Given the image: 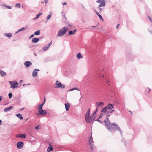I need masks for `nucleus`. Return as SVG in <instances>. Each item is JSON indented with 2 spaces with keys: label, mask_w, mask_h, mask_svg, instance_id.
<instances>
[{
  "label": "nucleus",
  "mask_w": 152,
  "mask_h": 152,
  "mask_svg": "<svg viewBox=\"0 0 152 152\" xmlns=\"http://www.w3.org/2000/svg\"><path fill=\"white\" fill-rule=\"evenodd\" d=\"M96 111H95L91 116H90V109H88L85 115V119L87 123L91 122L95 119V115Z\"/></svg>",
  "instance_id": "nucleus-1"
},
{
  "label": "nucleus",
  "mask_w": 152,
  "mask_h": 152,
  "mask_svg": "<svg viewBox=\"0 0 152 152\" xmlns=\"http://www.w3.org/2000/svg\"><path fill=\"white\" fill-rule=\"evenodd\" d=\"M111 113L105 107L102 109L99 118V119L101 118V117L105 115H106L107 119L108 120V117H109L111 114Z\"/></svg>",
  "instance_id": "nucleus-2"
},
{
  "label": "nucleus",
  "mask_w": 152,
  "mask_h": 152,
  "mask_svg": "<svg viewBox=\"0 0 152 152\" xmlns=\"http://www.w3.org/2000/svg\"><path fill=\"white\" fill-rule=\"evenodd\" d=\"M43 104H41L39 105L37 108L38 113H37V115H45L47 114V111L45 110H43L42 107Z\"/></svg>",
  "instance_id": "nucleus-3"
},
{
  "label": "nucleus",
  "mask_w": 152,
  "mask_h": 152,
  "mask_svg": "<svg viewBox=\"0 0 152 152\" xmlns=\"http://www.w3.org/2000/svg\"><path fill=\"white\" fill-rule=\"evenodd\" d=\"M68 30L67 27H64L61 28L59 31L57 36H61L64 35Z\"/></svg>",
  "instance_id": "nucleus-4"
},
{
  "label": "nucleus",
  "mask_w": 152,
  "mask_h": 152,
  "mask_svg": "<svg viewBox=\"0 0 152 152\" xmlns=\"http://www.w3.org/2000/svg\"><path fill=\"white\" fill-rule=\"evenodd\" d=\"M11 85V88L14 89L16 88L18 86V84L16 81H12L9 82Z\"/></svg>",
  "instance_id": "nucleus-5"
},
{
  "label": "nucleus",
  "mask_w": 152,
  "mask_h": 152,
  "mask_svg": "<svg viewBox=\"0 0 152 152\" xmlns=\"http://www.w3.org/2000/svg\"><path fill=\"white\" fill-rule=\"evenodd\" d=\"M106 107L107 110H108L112 113L115 111L114 110H112L114 108V106L112 105V104L109 103L108 104Z\"/></svg>",
  "instance_id": "nucleus-6"
},
{
  "label": "nucleus",
  "mask_w": 152,
  "mask_h": 152,
  "mask_svg": "<svg viewBox=\"0 0 152 152\" xmlns=\"http://www.w3.org/2000/svg\"><path fill=\"white\" fill-rule=\"evenodd\" d=\"M55 85L56 87L57 88H65V86L62 84L59 81H57L55 83Z\"/></svg>",
  "instance_id": "nucleus-7"
},
{
  "label": "nucleus",
  "mask_w": 152,
  "mask_h": 152,
  "mask_svg": "<svg viewBox=\"0 0 152 152\" xmlns=\"http://www.w3.org/2000/svg\"><path fill=\"white\" fill-rule=\"evenodd\" d=\"M104 104V103L103 102H97L96 103V110L95 111H96V113L98 111V108L101 106V107H102L103 105Z\"/></svg>",
  "instance_id": "nucleus-8"
},
{
  "label": "nucleus",
  "mask_w": 152,
  "mask_h": 152,
  "mask_svg": "<svg viewBox=\"0 0 152 152\" xmlns=\"http://www.w3.org/2000/svg\"><path fill=\"white\" fill-rule=\"evenodd\" d=\"M17 145L18 149L22 148L24 145V143L22 142H19L17 143Z\"/></svg>",
  "instance_id": "nucleus-9"
},
{
  "label": "nucleus",
  "mask_w": 152,
  "mask_h": 152,
  "mask_svg": "<svg viewBox=\"0 0 152 152\" xmlns=\"http://www.w3.org/2000/svg\"><path fill=\"white\" fill-rule=\"evenodd\" d=\"M39 70L38 69H35L32 72V76L33 77H35L37 76V71H39Z\"/></svg>",
  "instance_id": "nucleus-10"
},
{
  "label": "nucleus",
  "mask_w": 152,
  "mask_h": 152,
  "mask_svg": "<svg viewBox=\"0 0 152 152\" xmlns=\"http://www.w3.org/2000/svg\"><path fill=\"white\" fill-rule=\"evenodd\" d=\"M24 64L26 68L29 67L30 65L32 64L31 62L29 61H26L24 63Z\"/></svg>",
  "instance_id": "nucleus-11"
},
{
  "label": "nucleus",
  "mask_w": 152,
  "mask_h": 152,
  "mask_svg": "<svg viewBox=\"0 0 152 152\" xmlns=\"http://www.w3.org/2000/svg\"><path fill=\"white\" fill-rule=\"evenodd\" d=\"M51 45V42H50L46 46H45L43 47V50L44 51H46L47 49H48L49 48L50 46Z\"/></svg>",
  "instance_id": "nucleus-12"
},
{
  "label": "nucleus",
  "mask_w": 152,
  "mask_h": 152,
  "mask_svg": "<svg viewBox=\"0 0 152 152\" xmlns=\"http://www.w3.org/2000/svg\"><path fill=\"white\" fill-rule=\"evenodd\" d=\"M16 137H20L23 139H25L26 138V135L24 134H18L16 135Z\"/></svg>",
  "instance_id": "nucleus-13"
},
{
  "label": "nucleus",
  "mask_w": 152,
  "mask_h": 152,
  "mask_svg": "<svg viewBox=\"0 0 152 152\" xmlns=\"http://www.w3.org/2000/svg\"><path fill=\"white\" fill-rule=\"evenodd\" d=\"M39 40V39L38 38H33L32 39V42L34 43H36L38 42Z\"/></svg>",
  "instance_id": "nucleus-14"
},
{
  "label": "nucleus",
  "mask_w": 152,
  "mask_h": 152,
  "mask_svg": "<svg viewBox=\"0 0 152 152\" xmlns=\"http://www.w3.org/2000/svg\"><path fill=\"white\" fill-rule=\"evenodd\" d=\"M105 5V2L104 0H102V2L100 3V4L98 6V8L101 7L103 6H104Z\"/></svg>",
  "instance_id": "nucleus-15"
},
{
  "label": "nucleus",
  "mask_w": 152,
  "mask_h": 152,
  "mask_svg": "<svg viewBox=\"0 0 152 152\" xmlns=\"http://www.w3.org/2000/svg\"><path fill=\"white\" fill-rule=\"evenodd\" d=\"M65 106L66 111H67L70 107V105L69 103H66L65 104Z\"/></svg>",
  "instance_id": "nucleus-16"
},
{
  "label": "nucleus",
  "mask_w": 152,
  "mask_h": 152,
  "mask_svg": "<svg viewBox=\"0 0 152 152\" xmlns=\"http://www.w3.org/2000/svg\"><path fill=\"white\" fill-rule=\"evenodd\" d=\"M77 31V29H75L73 31H69L68 34L69 35H74Z\"/></svg>",
  "instance_id": "nucleus-17"
},
{
  "label": "nucleus",
  "mask_w": 152,
  "mask_h": 152,
  "mask_svg": "<svg viewBox=\"0 0 152 152\" xmlns=\"http://www.w3.org/2000/svg\"><path fill=\"white\" fill-rule=\"evenodd\" d=\"M111 126H115L116 127V128L118 130H119L120 131L121 130L119 127L118 126V125L115 123H113L111 124Z\"/></svg>",
  "instance_id": "nucleus-18"
},
{
  "label": "nucleus",
  "mask_w": 152,
  "mask_h": 152,
  "mask_svg": "<svg viewBox=\"0 0 152 152\" xmlns=\"http://www.w3.org/2000/svg\"><path fill=\"white\" fill-rule=\"evenodd\" d=\"M13 107L12 106H10L9 107H7L4 109V111L5 112H7L10 111V110L12 109Z\"/></svg>",
  "instance_id": "nucleus-19"
},
{
  "label": "nucleus",
  "mask_w": 152,
  "mask_h": 152,
  "mask_svg": "<svg viewBox=\"0 0 152 152\" xmlns=\"http://www.w3.org/2000/svg\"><path fill=\"white\" fill-rule=\"evenodd\" d=\"M53 148L52 147L50 144H49V147L47 149V152H50V151H53Z\"/></svg>",
  "instance_id": "nucleus-20"
},
{
  "label": "nucleus",
  "mask_w": 152,
  "mask_h": 152,
  "mask_svg": "<svg viewBox=\"0 0 152 152\" xmlns=\"http://www.w3.org/2000/svg\"><path fill=\"white\" fill-rule=\"evenodd\" d=\"M83 56L82 55H81V53H78L76 55V57L78 59H81L83 58Z\"/></svg>",
  "instance_id": "nucleus-21"
},
{
  "label": "nucleus",
  "mask_w": 152,
  "mask_h": 152,
  "mask_svg": "<svg viewBox=\"0 0 152 152\" xmlns=\"http://www.w3.org/2000/svg\"><path fill=\"white\" fill-rule=\"evenodd\" d=\"M95 12L96 13L98 17H99V18L102 21H103L104 20V19L101 15L97 11H95Z\"/></svg>",
  "instance_id": "nucleus-22"
},
{
  "label": "nucleus",
  "mask_w": 152,
  "mask_h": 152,
  "mask_svg": "<svg viewBox=\"0 0 152 152\" xmlns=\"http://www.w3.org/2000/svg\"><path fill=\"white\" fill-rule=\"evenodd\" d=\"M4 35L5 36H7L9 38L11 37L12 36V34L10 33H6L4 34Z\"/></svg>",
  "instance_id": "nucleus-23"
},
{
  "label": "nucleus",
  "mask_w": 152,
  "mask_h": 152,
  "mask_svg": "<svg viewBox=\"0 0 152 152\" xmlns=\"http://www.w3.org/2000/svg\"><path fill=\"white\" fill-rule=\"evenodd\" d=\"M6 73L5 72L0 70V75L3 76H4L6 75Z\"/></svg>",
  "instance_id": "nucleus-24"
},
{
  "label": "nucleus",
  "mask_w": 152,
  "mask_h": 152,
  "mask_svg": "<svg viewBox=\"0 0 152 152\" xmlns=\"http://www.w3.org/2000/svg\"><path fill=\"white\" fill-rule=\"evenodd\" d=\"M93 143H89L90 146L91 148V149L92 151L94 150V146Z\"/></svg>",
  "instance_id": "nucleus-25"
},
{
  "label": "nucleus",
  "mask_w": 152,
  "mask_h": 152,
  "mask_svg": "<svg viewBox=\"0 0 152 152\" xmlns=\"http://www.w3.org/2000/svg\"><path fill=\"white\" fill-rule=\"evenodd\" d=\"M89 143H94V142H93V138H92V134H91V137H90V138L89 139Z\"/></svg>",
  "instance_id": "nucleus-26"
},
{
  "label": "nucleus",
  "mask_w": 152,
  "mask_h": 152,
  "mask_svg": "<svg viewBox=\"0 0 152 152\" xmlns=\"http://www.w3.org/2000/svg\"><path fill=\"white\" fill-rule=\"evenodd\" d=\"M16 115L19 117L20 119V120H22L23 119V118L22 116H21V115L20 114H17Z\"/></svg>",
  "instance_id": "nucleus-27"
},
{
  "label": "nucleus",
  "mask_w": 152,
  "mask_h": 152,
  "mask_svg": "<svg viewBox=\"0 0 152 152\" xmlns=\"http://www.w3.org/2000/svg\"><path fill=\"white\" fill-rule=\"evenodd\" d=\"M40 34V30H38L34 32V34L35 35H39Z\"/></svg>",
  "instance_id": "nucleus-28"
},
{
  "label": "nucleus",
  "mask_w": 152,
  "mask_h": 152,
  "mask_svg": "<svg viewBox=\"0 0 152 152\" xmlns=\"http://www.w3.org/2000/svg\"><path fill=\"white\" fill-rule=\"evenodd\" d=\"M25 29V28H24V27L20 29H19L18 30V31H17V33L19 32L20 31H23V30H24Z\"/></svg>",
  "instance_id": "nucleus-29"
},
{
  "label": "nucleus",
  "mask_w": 152,
  "mask_h": 152,
  "mask_svg": "<svg viewBox=\"0 0 152 152\" xmlns=\"http://www.w3.org/2000/svg\"><path fill=\"white\" fill-rule=\"evenodd\" d=\"M15 7L17 8H20V4L17 3L15 4Z\"/></svg>",
  "instance_id": "nucleus-30"
},
{
  "label": "nucleus",
  "mask_w": 152,
  "mask_h": 152,
  "mask_svg": "<svg viewBox=\"0 0 152 152\" xmlns=\"http://www.w3.org/2000/svg\"><path fill=\"white\" fill-rule=\"evenodd\" d=\"M42 13H39V14H37V15H36V17H35V18H38L41 15H42Z\"/></svg>",
  "instance_id": "nucleus-31"
},
{
  "label": "nucleus",
  "mask_w": 152,
  "mask_h": 152,
  "mask_svg": "<svg viewBox=\"0 0 152 152\" xmlns=\"http://www.w3.org/2000/svg\"><path fill=\"white\" fill-rule=\"evenodd\" d=\"M51 17V13L49 15L47 18V19L48 20Z\"/></svg>",
  "instance_id": "nucleus-32"
},
{
  "label": "nucleus",
  "mask_w": 152,
  "mask_h": 152,
  "mask_svg": "<svg viewBox=\"0 0 152 152\" xmlns=\"http://www.w3.org/2000/svg\"><path fill=\"white\" fill-rule=\"evenodd\" d=\"M8 95L9 96V98H11L12 96V94L11 93H10L8 94Z\"/></svg>",
  "instance_id": "nucleus-33"
},
{
  "label": "nucleus",
  "mask_w": 152,
  "mask_h": 152,
  "mask_svg": "<svg viewBox=\"0 0 152 152\" xmlns=\"http://www.w3.org/2000/svg\"><path fill=\"white\" fill-rule=\"evenodd\" d=\"M6 7L9 9H11V7L10 6H7Z\"/></svg>",
  "instance_id": "nucleus-34"
},
{
  "label": "nucleus",
  "mask_w": 152,
  "mask_h": 152,
  "mask_svg": "<svg viewBox=\"0 0 152 152\" xmlns=\"http://www.w3.org/2000/svg\"><path fill=\"white\" fill-rule=\"evenodd\" d=\"M35 129H36L37 130V129H40V128H39V125H38V126H37L35 127Z\"/></svg>",
  "instance_id": "nucleus-35"
},
{
  "label": "nucleus",
  "mask_w": 152,
  "mask_h": 152,
  "mask_svg": "<svg viewBox=\"0 0 152 152\" xmlns=\"http://www.w3.org/2000/svg\"><path fill=\"white\" fill-rule=\"evenodd\" d=\"M148 18L149 19V20H150V21L151 22H152V19H151V18L149 16H148Z\"/></svg>",
  "instance_id": "nucleus-36"
},
{
  "label": "nucleus",
  "mask_w": 152,
  "mask_h": 152,
  "mask_svg": "<svg viewBox=\"0 0 152 152\" xmlns=\"http://www.w3.org/2000/svg\"><path fill=\"white\" fill-rule=\"evenodd\" d=\"M45 100H46V99H45V96L44 97V102H43L42 103V104H43V105H44L45 101Z\"/></svg>",
  "instance_id": "nucleus-37"
},
{
  "label": "nucleus",
  "mask_w": 152,
  "mask_h": 152,
  "mask_svg": "<svg viewBox=\"0 0 152 152\" xmlns=\"http://www.w3.org/2000/svg\"><path fill=\"white\" fill-rule=\"evenodd\" d=\"M102 1L101 0H98L97 1V2H98V3H100L101 2H102Z\"/></svg>",
  "instance_id": "nucleus-38"
},
{
  "label": "nucleus",
  "mask_w": 152,
  "mask_h": 152,
  "mask_svg": "<svg viewBox=\"0 0 152 152\" xmlns=\"http://www.w3.org/2000/svg\"><path fill=\"white\" fill-rule=\"evenodd\" d=\"M34 36V34H32V35H31L29 37V39H30V38H32Z\"/></svg>",
  "instance_id": "nucleus-39"
},
{
  "label": "nucleus",
  "mask_w": 152,
  "mask_h": 152,
  "mask_svg": "<svg viewBox=\"0 0 152 152\" xmlns=\"http://www.w3.org/2000/svg\"><path fill=\"white\" fill-rule=\"evenodd\" d=\"M3 97L1 96H0V101H1Z\"/></svg>",
  "instance_id": "nucleus-40"
},
{
  "label": "nucleus",
  "mask_w": 152,
  "mask_h": 152,
  "mask_svg": "<svg viewBox=\"0 0 152 152\" xmlns=\"http://www.w3.org/2000/svg\"><path fill=\"white\" fill-rule=\"evenodd\" d=\"M98 8L99 9V10L100 12H101L102 9L101 8V7Z\"/></svg>",
  "instance_id": "nucleus-41"
},
{
  "label": "nucleus",
  "mask_w": 152,
  "mask_h": 152,
  "mask_svg": "<svg viewBox=\"0 0 152 152\" xmlns=\"http://www.w3.org/2000/svg\"><path fill=\"white\" fill-rule=\"evenodd\" d=\"M75 88H72V89H71L70 90H69V91H72L74 90H75ZM76 90H77V89H76Z\"/></svg>",
  "instance_id": "nucleus-42"
},
{
  "label": "nucleus",
  "mask_w": 152,
  "mask_h": 152,
  "mask_svg": "<svg viewBox=\"0 0 152 152\" xmlns=\"http://www.w3.org/2000/svg\"><path fill=\"white\" fill-rule=\"evenodd\" d=\"M119 24H118L116 26V28H118L119 27Z\"/></svg>",
  "instance_id": "nucleus-43"
},
{
  "label": "nucleus",
  "mask_w": 152,
  "mask_h": 152,
  "mask_svg": "<svg viewBox=\"0 0 152 152\" xmlns=\"http://www.w3.org/2000/svg\"><path fill=\"white\" fill-rule=\"evenodd\" d=\"M1 6H3L5 7H6V6H7V5H5V4H3V5H2Z\"/></svg>",
  "instance_id": "nucleus-44"
},
{
  "label": "nucleus",
  "mask_w": 152,
  "mask_h": 152,
  "mask_svg": "<svg viewBox=\"0 0 152 152\" xmlns=\"http://www.w3.org/2000/svg\"><path fill=\"white\" fill-rule=\"evenodd\" d=\"M62 4H63V5H66V2H64V3H63Z\"/></svg>",
  "instance_id": "nucleus-45"
},
{
  "label": "nucleus",
  "mask_w": 152,
  "mask_h": 152,
  "mask_svg": "<svg viewBox=\"0 0 152 152\" xmlns=\"http://www.w3.org/2000/svg\"><path fill=\"white\" fill-rule=\"evenodd\" d=\"M1 123H2V121L1 120H0V125H1Z\"/></svg>",
  "instance_id": "nucleus-46"
},
{
  "label": "nucleus",
  "mask_w": 152,
  "mask_h": 152,
  "mask_svg": "<svg viewBox=\"0 0 152 152\" xmlns=\"http://www.w3.org/2000/svg\"><path fill=\"white\" fill-rule=\"evenodd\" d=\"M24 108H22L20 110H24Z\"/></svg>",
  "instance_id": "nucleus-47"
},
{
  "label": "nucleus",
  "mask_w": 152,
  "mask_h": 152,
  "mask_svg": "<svg viewBox=\"0 0 152 152\" xmlns=\"http://www.w3.org/2000/svg\"><path fill=\"white\" fill-rule=\"evenodd\" d=\"M45 3H46L48 1V0H45Z\"/></svg>",
  "instance_id": "nucleus-48"
},
{
  "label": "nucleus",
  "mask_w": 152,
  "mask_h": 152,
  "mask_svg": "<svg viewBox=\"0 0 152 152\" xmlns=\"http://www.w3.org/2000/svg\"><path fill=\"white\" fill-rule=\"evenodd\" d=\"M107 129L109 130H110L111 129V128L109 127V128H107Z\"/></svg>",
  "instance_id": "nucleus-49"
},
{
  "label": "nucleus",
  "mask_w": 152,
  "mask_h": 152,
  "mask_svg": "<svg viewBox=\"0 0 152 152\" xmlns=\"http://www.w3.org/2000/svg\"><path fill=\"white\" fill-rule=\"evenodd\" d=\"M108 82H109V80H107V83H108Z\"/></svg>",
  "instance_id": "nucleus-50"
},
{
  "label": "nucleus",
  "mask_w": 152,
  "mask_h": 152,
  "mask_svg": "<svg viewBox=\"0 0 152 152\" xmlns=\"http://www.w3.org/2000/svg\"><path fill=\"white\" fill-rule=\"evenodd\" d=\"M106 122L105 121V120H104V122Z\"/></svg>",
  "instance_id": "nucleus-51"
},
{
  "label": "nucleus",
  "mask_w": 152,
  "mask_h": 152,
  "mask_svg": "<svg viewBox=\"0 0 152 152\" xmlns=\"http://www.w3.org/2000/svg\"><path fill=\"white\" fill-rule=\"evenodd\" d=\"M22 8H23V5H22Z\"/></svg>",
  "instance_id": "nucleus-52"
},
{
  "label": "nucleus",
  "mask_w": 152,
  "mask_h": 152,
  "mask_svg": "<svg viewBox=\"0 0 152 152\" xmlns=\"http://www.w3.org/2000/svg\"><path fill=\"white\" fill-rule=\"evenodd\" d=\"M43 3V2H41V3Z\"/></svg>",
  "instance_id": "nucleus-53"
},
{
  "label": "nucleus",
  "mask_w": 152,
  "mask_h": 152,
  "mask_svg": "<svg viewBox=\"0 0 152 152\" xmlns=\"http://www.w3.org/2000/svg\"><path fill=\"white\" fill-rule=\"evenodd\" d=\"M149 89V91H150V89Z\"/></svg>",
  "instance_id": "nucleus-54"
}]
</instances>
